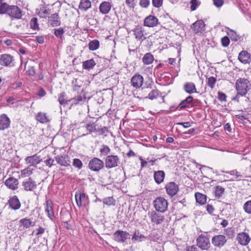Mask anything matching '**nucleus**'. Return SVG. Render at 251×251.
Listing matches in <instances>:
<instances>
[{"label":"nucleus","instance_id":"nucleus-1","mask_svg":"<svg viewBox=\"0 0 251 251\" xmlns=\"http://www.w3.org/2000/svg\"><path fill=\"white\" fill-rule=\"evenodd\" d=\"M3 6L0 10V15L6 14L12 19H22L23 16V11L18 6L9 4H4Z\"/></svg>","mask_w":251,"mask_h":251},{"label":"nucleus","instance_id":"nucleus-2","mask_svg":"<svg viewBox=\"0 0 251 251\" xmlns=\"http://www.w3.org/2000/svg\"><path fill=\"white\" fill-rule=\"evenodd\" d=\"M235 89L241 96H245L251 89L249 80L245 78H238L235 83Z\"/></svg>","mask_w":251,"mask_h":251},{"label":"nucleus","instance_id":"nucleus-3","mask_svg":"<svg viewBox=\"0 0 251 251\" xmlns=\"http://www.w3.org/2000/svg\"><path fill=\"white\" fill-rule=\"evenodd\" d=\"M85 100V97L84 96L83 97L81 94L78 95L71 99L67 100L66 93L62 92L59 94L58 100L61 105L65 106L69 102H72V104L76 105Z\"/></svg>","mask_w":251,"mask_h":251},{"label":"nucleus","instance_id":"nucleus-4","mask_svg":"<svg viewBox=\"0 0 251 251\" xmlns=\"http://www.w3.org/2000/svg\"><path fill=\"white\" fill-rule=\"evenodd\" d=\"M153 206L155 210L160 213L165 212L168 208V202L163 197L156 198L153 202Z\"/></svg>","mask_w":251,"mask_h":251},{"label":"nucleus","instance_id":"nucleus-5","mask_svg":"<svg viewBox=\"0 0 251 251\" xmlns=\"http://www.w3.org/2000/svg\"><path fill=\"white\" fill-rule=\"evenodd\" d=\"M88 167L91 171L99 172L104 167V163L100 159L94 157L89 161Z\"/></svg>","mask_w":251,"mask_h":251},{"label":"nucleus","instance_id":"nucleus-6","mask_svg":"<svg viewBox=\"0 0 251 251\" xmlns=\"http://www.w3.org/2000/svg\"><path fill=\"white\" fill-rule=\"evenodd\" d=\"M113 238L117 243H125L127 239H130V234L126 231L117 230L113 234Z\"/></svg>","mask_w":251,"mask_h":251},{"label":"nucleus","instance_id":"nucleus-7","mask_svg":"<svg viewBox=\"0 0 251 251\" xmlns=\"http://www.w3.org/2000/svg\"><path fill=\"white\" fill-rule=\"evenodd\" d=\"M104 166L107 169L116 167L120 164V160L118 155H109L105 159Z\"/></svg>","mask_w":251,"mask_h":251},{"label":"nucleus","instance_id":"nucleus-8","mask_svg":"<svg viewBox=\"0 0 251 251\" xmlns=\"http://www.w3.org/2000/svg\"><path fill=\"white\" fill-rule=\"evenodd\" d=\"M197 245L201 250H207L211 246L209 239L205 235L201 234L196 239Z\"/></svg>","mask_w":251,"mask_h":251},{"label":"nucleus","instance_id":"nucleus-9","mask_svg":"<svg viewBox=\"0 0 251 251\" xmlns=\"http://www.w3.org/2000/svg\"><path fill=\"white\" fill-rule=\"evenodd\" d=\"M211 242L215 247L221 249L226 243L227 239L225 235L221 234L216 235L212 238Z\"/></svg>","mask_w":251,"mask_h":251},{"label":"nucleus","instance_id":"nucleus-10","mask_svg":"<svg viewBox=\"0 0 251 251\" xmlns=\"http://www.w3.org/2000/svg\"><path fill=\"white\" fill-rule=\"evenodd\" d=\"M148 215L151 222L156 225L161 224L165 220L164 215L160 213H157L155 211L149 212Z\"/></svg>","mask_w":251,"mask_h":251},{"label":"nucleus","instance_id":"nucleus-11","mask_svg":"<svg viewBox=\"0 0 251 251\" xmlns=\"http://www.w3.org/2000/svg\"><path fill=\"white\" fill-rule=\"evenodd\" d=\"M22 186L25 191H33L36 189L37 184L31 177L25 179L22 182Z\"/></svg>","mask_w":251,"mask_h":251},{"label":"nucleus","instance_id":"nucleus-12","mask_svg":"<svg viewBox=\"0 0 251 251\" xmlns=\"http://www.w3.org/2000/svg\"><path fill=\"white\" fill-rule=\"evenodd\" d=\"M75 201L77 206H86L89 203V198L85 193L76 192L75 194Z\"/></svg>","mask_w":251,"mask_h":251},{"label":"nucleus","instance_id":"nucleus-13","mask_svg":"<svg viewBox=\"0 0 251 251\" xmlns=\"http://www.w3.org/2000/svg\"><path fill=\"white\" fill-rule=\"evenodd\" d=\"M14 60L13 56L9 54H2L0 56V65L5 67L12 66Z\"/></svg>","mask_w":251,"mask_h":251},{"label":"nucleus","instance_id":"nucleus-14","mask_svg":"<svg viewBox=\"0 0 251 251\" xmlns=\"http://www.w3.org/2000/svg\"><path fill=\"white\" fill-rule=\"evenodd\" d=\"M165 188L167 194L171 197L175 196L179 190L178 185L174 182L168 183L166 185Z\"/></svg>","mask_w":251,"mask_h":251},{"label":"nucleus","instance_id":"nucleus-15","mask_svg":"<svg viewBox=\"0 0 251 251\" xmlns=\"http://www.w3.org/2000/svg\"><path fill=\"white\" fill-rule=\"evenodd\" d=\"M55 160L57 164L64 167L70 166L71 162L70 157L67 154L57 155L55 157Z\"/></svg>","mask_w":251,"mask_h":251},{"label":"nucleus","instance_id":"nucleus-16","mask_svg":"<svg viewBox=\"0 0 251 251\" xmlns=\"http://www.w3.org/2000/svg\"><path fill=\"white\" fill-rule=\"evenodd\" d=\"M205 25L204 22L202 20H197L192 24L191 28L195 34H198L204 30Z\"/></svg>","mask_w":251,"mask_h":251},{"label":"nucleus","instance_id":"nucleus-17","mask_svg":"<svg viewBox=\"0 0 251 251\" xmlns=\"http://www.w3.org/2000/svg\"><path fill=\"white\" fill-rule=\"evenodd\" d=\"M143 80V77L141 75L136 74L132 77L130 82L133 87L138 89L142 86Z\"/></svg>","mask_w":251,"mask_h":251},{"label":"nucleus","instance_id":"nucleus-18","mask_svg":"<svg viewBox=\"0 0 251 251\" xmlns=\"http://www.w3.org/2000/svg\"><path fill=\"white\" fill-rule=\"evenodd\" d=\"M48 22L51 27L59 26L61 25L60 18L57 13L51 14L48 17Z\"/></svg>","mask_w":251,"mask_h":251},{"label":"nucleus","instance_id":"nucleus-19","mask_svg":"<svg viewBox=\"0 0 251 251\" xmlns=\"http://www.w3.org/2000/svg\"><path fill=\"white\" fill-rule=\"evenodd\" d=\"M9 207L13 210H17L20 209L21 206L20 201L17 196H13L8 200Z\"/></svg>","mask_w":251,"mask_h":251},{"label":"nucleus","instance_id":"nucleus-20","mask_svg":"<svg viewBox=\"0 0 251 251\" xmlns=\"http://www.w3.org/2000/svg\"><path fill=\"white\" fill-rule=\"evenodd\" d=\"M193 101V97L189 96L177 105L176 109L178 110H181L187 108H190L191 106V103Z\"/></svg>","mask_w":251,"mask_h":251},{"label":"nucleus","instance_id":"nucleus-21","mask_svg":"<svg viewBox=\"0 0 251 251\" xmlns=\"http://www.w3.org/2000/svg\"><path fill=\"white\" fill-rule=\"evenodd\" d=\"M157 18L153 15H149L147 17L144 21V25L147 27H154L158 24Z\"/></svg>","mask_w":251,"mask_h":251},{"label":"nucleus","instance_id":"nucleus-22","mask_svg":"<svg viewBox=\"0 0 251 251\" xmlns=\"http://www.w3.org/2000/svg\"><path fill=\"white\" fill-rule=\"evenodd\" d=\"M4 184L8 188L15 190L18 188L19 181L13 177H10L5 180Z\"/></svg>","mask_w":251,"mask_h":251},{"label":"nucleus","instance_id":"nucleus-23","mask_svg":"<svg viewBox=\"0 0 251 251\" xmlns=\"http://www.w3.org/2000/svg\"><path fill=\"white\" fill-rule=\"evenodd\" d=\"M237 239L238 243L243 246L247 245L251 240L248 234L245 232L239 233L237 236Z\"/></svg>","mask_w":251,"mask_h":251},{"label":"nucleus","instance_id":"nucleus-24","mask_svg":"<svg viewBox=\"0 0 251 251\" xmlns=\"http://www.w3.org/2000/svg\"><path fill=\"white\" fill-rule=\"evenodd\" d=\"M133 31L135 38L137 40H141L143 41L146 39V37L144 35V30L142 27L140 26H136L133 29Z\"/></svg>","mask_w":251,"mask_h":251},{"label":"nucleus","instance_id":"nucleus-25","mask_svg":"<svg viewBox=\"0 0 251 251\" xmlns=\"http://www.w3.org/2000/svg\"><path fill=\"white\" fill-rule=\"evenodd\" d=\"M111 7L112 4L110 2L102 1L99 6L100 12L102 14H107L110 12Z\"/></svg>","mask_w":251,"mask_h":251},{"label":"nucleus","instance_id":"nucleus-26","mask_svg":"<svg viewBox=\"0 0 251 251\" xmlns=\"http://www.w3.org/2000/svg\"><path fill=\"white\" fill-rule=\"evenodd\" d=\"M10 121L6 115L3 114L0 116V130L7 128L10 126Z\"/></svg>","mask_w":251,"mask_h":251},{"label":"nucleus","instance_id":"nucleus-27","mask_svg":"<svg viewBox=\"0 0 251 251\" xmlns=\"http://www.w3.org/2000/svg\"><path fill=\"white\" fill-rule=\"evenodd\" d=\"M25 160L27 163L30 164V166H36L41 161V159H40L39 156H37L36 154L27 156L26 157Z\"/></svg>","mask_w":251,"mask_h":251},{"label":"nucleus","instance_id":"nucleus-28","mask_svg":"<svg viewBox=\"0 0 251 251\" xmlns=\"http://www.w3.org/2000/svg\"><path fill=\"white\" fill-rule=\"evenodd\" d=\"M165 174L163 171H155L153 177L155 182L159 184L162 182L165 177Z\"/></svg>","mask_w":251,"mask_h":251},{"label":"nucleus","instance_id":"nucleus-29","mask_svg":"<svg viewBox=\"0 0 251 251\" xmlns=\"http://www.w3.org/2000/svg\"><path fill=\"white\" fill-rule=\"evenodd\" d=\"M250 54L247 51H242L239 54V60L244 64H247L250 62Z\"/></svg>","mask_w":251,"mask_h":251},{"label":"nucleus","instance_id":"nucleus-30","mask_svg":"<svg viewBox=\"0 0 251 251\" xmlns=\"http://www.w3.org/2000/svg\"><path fill=\"white\" fill-rule=\"evenodd\" d=\"M183 89L189 94L197 93L196 86L194 83L191 82L185 83L183 86Z\"/></svg>","mask_w":251,"mask_h":251},{"label":"nucleus","instance_id":"nucleus-31","mask_svg":"<svg viewBox=\"0 0 251 251\" xmlns=\"http://www.w3.org/2000/svg\"><path fill=\"white\" fill-rule=\"evenodd\" d=\"M36 120L42 124L47 123L49 119L47 114L44 112H38L36 116Z\"/></svg>","mask_w":251,"mask_h":251},{"label":"nucleus","instance_id":"nucleus-32","mask_svg":"<svg viewBox=\"0 0 251 251\" xmlns=\"http://www.w3.org/2000/svg\"><path fill=\"white\" fill-rule=\"evenodd\" d=\"M146 239V237L142 234L139 230H136L132 237V241L133 242L139 241L141 242Z\"/></svg>","mask_w":251,"mask_h":251},{"label":"nucleus","instance_id":"nucleus-33","mask_svg":"<svg viewBox=\"0 0 251 251\" xmlns=\"http://www.w3.org/2000/svg\"><path fill=\"white\" fill-rule=\"evenodd\" d=\"M91 6V2L89 0H80L79 8L83 11H86Z\"/></svg>","mask_w":251,"mask_h":251},{"label":"nucleus","instance_id":"nucleus-34","mask_svg":"<svg viewBox=\"0 0 251 251\" xmlns=\"http://www.w3.org/2000/svg\"><path fill=\"white\" fill-rule=\"evenodd\" d=\"M96 65V63L93 59L87 60L82 62V68L85 70H89L92 69Z\"/></svg>","mask_w":251,"mask_h":251},{"label":"nucleus","instance_id":"nucleus-35","mask_svg":"<svg viewBox=\"0 0 251 251\" xmlns=\"http://www.w3.org/2000/svg\"><path fill=\"white\" fill-rule=\"evenodd\" d=\"M19 223L21 224L20 227L23 226L26 228H28L30 226H33L35 225V223L32 222L30 219L26 218L21 219Z\"/></svg>","mask_w":251,"mask_h":251},{"label":"nucleus","instance_id":"nucleus-36","mask_svg":"<svg viewBox=\"0 0 251 251\" xmlns=\"http://www.w3.org/2000/svg\"><path fill=\"white\" fill-rule=\"evenodd\" d=\"M154 60L153 55L150 52L146 53L142 58L143 62L145 65L151 64Z\"/></svg>","mask_w":251,"mask_h":251},{"label":"nucleus","instance_id":"nucleus-37","mask_svg":"<svg viewBox=\"0 0 251 251\" xmlns=\"http://www.w3.org/2000/svg\"><path fill=\"white\" fill-rule=\"evenodd\" d=\"M195 196L197 202L201 205L204 204L206 202V197L205 195L197 192L195 193Z\"/></svg>","mask_w":251,"mask_h":251},{"label":"nucleus","instance_id":"nucleus-38","mask_svg":"<svg viewBox=\"0 0 251 251\" xmlns=\"http://www.w3.org/2000/svg\"><path fill=\"white\" fill-rule=\"evenodd\" d=\"M45 211L46 213H47L48 217L51 220H52L54 218L53 208L52 206L50 205L49 201H46V207L45 209Z\"/></svg>","mask_w":251,"mask_h":251},{"label":"nucleus","instance_id":"nucleus-39","mask_svg":"<svg viewBox=\"0 0 251 251\" xmlns=\"http://www.w3.org/2000/svg\"><path fill=\"white\" fill-rule=\"evenodd\" d=\"M227 34L232 41H237L240 39V36L239 35L237 34L235 31L230 29L229 28H227Z\"/></svg>","mask_w":251,"mask_h":251},{"label":"nucleus","instance_id":"nucleus-40","mask_svg":"<svg viewBox=\"0 0 251 251\" xmlns=\"http://www.w3.org/2000/svg\"><path fill=\"white\" fill-rule=\"evenodd\" d=\"M225 188L220 186H216L214 187V193L215 197L220 198L225 193Z\"/></svg>","mask_w":251,"mask_h":251},{"label":"nucleus","instance_id":"nucleus-41","mask_svg":"<svg viewBox=\"0 0 251 251\" xmlns=\"http://www.w3.org/2000/svg\"><path fill=\"white\" fill-rule=\"evenodd\" d=\"M160 92L157 89H152L145 99H149L151 100L156 99L159 96Z\"/></svg>","mask_w":251,"mask_h":251},{"label":"nucleus","instance_id":"nucleus-42","mask_svg":"<svg viewBox=\"0 0 251 251\" xmlns=\"http://www.w3.org/2000/svg\"><path fill=\"white\" fill-rule=\"evenodd\" d=\"M111 150L109 147L105 145H102L100 149V155L102 156H107L110 152Z\"/></svg>","mask_w":251,"mask_h":251},{"label":"nucleus","instance_id":"nucleus-43","mask_svg":"<svg viewBox=\"0 0 251 251\" xmlns=\"http://www.w3.org/2000/svg\"><path fill=\"white\" fill-rule=\"evenodd\" d=\"M99 46L100 42L96 39L91 41L88 44L89 49L92 51L97 50L99 48Z\"/></svg>","mask_w":251,"mask_h":251},{"label":"nucleus","instance_id":"nucleus-44","mask_svg":"<svg viewBox=\"0 0 251 251\" xmlns=\"http://www.w3.org/2000/svg\"><path fill=\"white\" fill-rule=\"evenodd\" d=\"M98 133L99 135H104L106 136L107 134L109 132V127L107 126H100V127L97 128L96 132Z\"/></svg>","mask_w":251,"mask_h":251},{"label":"nucleus","instance_id":"nucleus-45","mask_svg":"<svg viewBox=\"0 0 251 251\" xmlns=\"http://www.w3.org/2000/svg\"><path fill=\"white\" fill-rule=\"evenodd\" d=\"M30 27L34 30H38L39 29L38 19L37 18L33 17L31 18L30 21Z\"/></svg>","mask_w":251,"mask_h":251},{"label":"nucleus","instance_id":"nucleus-46","mask_svg":"<svg viewBox=\"0 0 251 251\" xmlns=\"http://www.w3.org/2000/svg\"><path fill=\"white\" fill-rule=\"evenodd\" d=\"M102 202L108 206L115 205L116 201L113 197H108L103 199Z\"/></svg>","mask_w":251,"mask_h":251},{"label":"nucleus","instance_id":"nucleus-47","mask_svg":"<svg viewBox=\"0 0 251 251\" xmlns=\"http://www.w3.org/2000/svg\"><path fill=\"white\" fill-rule=\"evenodd\" d=\"M53 33L54 35L58 38L62 39L63 34L65 32L64 29L62 27H59L58 28H54L53 29Z\"/></svg>","mask_w":251,"mask_h":251},{"label":"nucleus","instance_id":"nucleus-48","mask_svg":"<svg viewBox=\"0 0 251 251\" xmlns=\"http://www.w3.org/2000/svg\"><path fill=\"white\" fill-rule=\"evenodd\" d=\"M85 127L89 133L96 132L97 130L96 125L95 123H89L85 126Z\"/></svg>","mask_w":251,"mask_h":251},{"label":"nucleus","instance_id":"nucleus-49","mask_svg":"<svg viewBox=\"0 0 251 251\" xmlns=\"http://www.w3.org/2000/svg\"><path fill=\"white\" fill-rule=\"evenodd\" d=\"M149 238L151 240L157 242L160 238V235L157 231H152L149 234Z\"/></svg>","mask_w":251,"mask_h":251},{"label":"nucleus","instance_id":"nucleus-50","mask_svg":"<svg viewBox=\"0 0 251 251\" xmlns=\"http://www.w3.org/2000/svg\"><path fill=\"white\" fill-rule=\"evenodd\" d=\"M216 78L213 76H211L209 78H208V80L207 81V85L211 88L213 89L214 86L216 82Z\"/></svg>","mask_w":251,"mask_h":251},{"label":"nucleus","instance_id":"nucleus-51","mask_svg":"<svg viewBox=\"0 0 251 251\" xmlns=\"http://www.w3.org/2000/svg\"><path fill=\"white\" fill-rule=\"evenodd\" d=\"M73 165L78 169H81L82 167L83 164L82 161L78 158H75L73 161Z\"/></svg>","mask_w":251,"mask_h":251},{"label":"nucleus","instance_id":"nucleus-52","mask_svg":"<svg viewBox=\"0 0 251 251\" xmlns=\"http://www.w3.org/2000/svg\"><path fill=\"white\" fill-rule=\"evenodd\" d=\"M191 11L195 10L200 5L201 2L197 0H191L190 1Z\"/></svg>","mask_w":251,"mask_h":251},{"label":"nucleus","instance_id":"nucleus-53","mask_svg":"<svg viewBox=\"0 0 251 251\" xmlns=\"http://www.w3.org/2000/svg\"><path fill=\"white\" fill-rule=\"evenodd\" d=\"M244 209L246 212L251 214V200L245 202L244 205Z\"/></svg>","mask_w":251,"mask_h":251},{"label":"nucleus","instance_id":"nucleus-54","mask_svg":"<svg viewBox=\"0 0 251 251\" xmlns=\"http://www.w3.org/2000/svg\"><path fill=\"white\" fill-rule=\"evenodd\" d=\"M218 99L220 101H226V95L222 92H218Z\"/></svg>","mask_w":251,"mask_h":251},{"label":"nucleus","instance_id":"nucleus-55","mask_svg":"<svg viewBox=\"0 0 251 251\" xmlns=\"http://www.w3.org/2000/svg\"><path fill=\"white\" fill-rule=\"evenodd\" d=\"M221 42L223 47H226L229 44L230 40L227 36H225L222 38Z\"/></svg>","mask_w":251,"mask_h":251},{"label":"nucleus","instance_id":"nucleus-56","mask_svg":"<svg viewBox=\"0 0 251 251\" xmlns=\"http://www.w3.org/2000/svg\"><path fill=\"white\" fill-rule=\"evenodd\" d=\"M150 4V0H140L139 4L142 8H147Z\"/></svg>","mask_w":251,"mask_h":251},{"label":"nucleus","instance_id":"nucleus-57","mask_svg":"<svg viewBox=\"0 0 251 251\" xmlns=\"http://www.w3.org/2000/svg\"><path fill=\"white\" fill-rule=\"evenodd\" d=\"M135 0H126V3L129 8L133 9L136 5Z\"/></svg>","mask_w":251,"mask_h":251},{"label":"nucleus","instance_id":"nucleus-58","mask_svg":"<svg viewBox=\"0 0 251 251\" xmlns=\"http://www.w3.org/2000/svg\"><path fill=\"white\" fill-rule=\"evenodd\" d=\"M163 0H152V4L155 7L159 8L162 5Z\"/></svg>","mask_w":251,"mask_h":251},{"label":"nucleus","instance_id":"nucleus-59","mask_svg":"<svg viewBox=\"0 0 251 251\" xmlns=\"http://www.w3.org/2000/svg\"><path fill=\"white\" fill-rule=\"evenodd\" d=\"M54 162V160L50 157H49L48 159L44 161V163L46 165V166H48L50 168L53 165Z\"/></svg>","mask_w":251,"mask_h":251},{"label":"nucleus","instance_id":"nucleus-60","mask_svg":"<svg viewBox=\"0 0 251 251\" xmlns=\"http://www.w3.org/2000/svg\"><path fill=\"white\" fill-rule=\"evenodd\" d=\"M226 173L229 174L230 175L235 176L236 178H238L239 177L242 176L236 170L226 172Z\"/></svg>","mask_w":251,"mask_h":251},{"label":"nucleus","instance_id":"nucleus-61","mask_svg":"<svg viewBox=\"0 0 251 251\" xmlns=\"http://www.w3.org/2000/svg\"><path fill=\"white\" fill-rule=\"evenodd\" d=\"M27 73L29 76H34L36 74L35 68L34 67H29Z\"/></svg>","mask_w":251,"mask_h":251},{"label":"nucleus","instance_id":"nucleus-62","mask_svg":"<svg viewBox=\"0 0 251 251\" xmlns=\"http://www.w3.org/2000/svg\"><path fill=\"white\" fill-rule=\"evenodd\" d=\"M36 230L37 232L36 233L35 235L38 237H40L45 232V228L41 226H39Z\"/></svg>","mask_w":251,"mask_h":251},{"label":"nucleus","instance_id":"nucleus-63","mask_svg":"<svg viewBox=\"0 0 251 251\" xmlns=\"http://www.w3.org/2000/svg\"><path fill=\"white\" fill-rule=\"evenodd\" d=\"M213 1L214 5L217 7H221L224 4V3L223 0H213Z\"/></svg>","mask_w":251,"mask_h":251},{"label":"nucleus","instance_id":"nucleus-64","mask_svg":"<svg viewBox=\"0 0 251 251\" xmlns=\"http://www.w3.org/2000/svg\"><path fill=\"white\" fill-rule=\"evenodd\" d=\"M185 251H198V250L195 246H191L186 247Z\"/></svg>","mask_w":251,"mask_h":251}]
</instances>
